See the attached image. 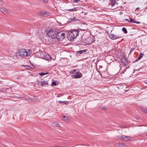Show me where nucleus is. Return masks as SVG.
Here are the masks:
<instances>
[{"label": "nucleus", "instance_id": "obj_1", "mask_svg": "<svg viewBox=\"0 0 147 147\" xmlns=\"http://www.w3.org/2000/svg\"><path fill=\"white\" fill-rule=\"evenodd\" d=\"M31 51L29 49H21L17 54V55H19L21 57H26L30 56L31 54Z\"/></svg>", "mask_w": 147, "mask_h": 147}, {"label": "nucleus", "instance_id": "obj_2", "mask_svg": "<svg viewBox=\"0 0 147 147\" xmlns=\"http://www.w3.org/2000/svg\"><path fill=\"white\" fill-rule=\"evenodd\" d=\"M65 34L63 31H60L57 32L56 37L58 40L61 41L65 38Z\"/></svg>", "mask_w": 147, "mask_h": 147}, {"label": "nucleus", "instance_id": "obj_3", "mask_svg": "<svg viewBox=\"0 0 147 147\" xmlns=\"http://www.w3.org/2000/svg\"><path fill=\"white\" fill-rule=\"evenodd\" d=\"M57 32L55 31H54L53 29H51L47 33V35L49 37L52 38L53 39H55L56 37V34Z\"/></svg>", "mask_w": 147, "mask_h": 147}, {"label": "nucleus", "instance_id": "obj_4", "mask_svg": "<svg viewBox=\"0 0 147 147\" xmlns=\"http://www.w3.org/2000/svg\"><path fill=\"white\" fill-rule=\"evenodd\" d=\"M36 84L39 88L41 86H43L44 87H47L49 86L48 82L45 80L37 82Z\"/></svg>", "mask_w": 147, "mask_h": 147}, {"label": "nucleus", "instance_id": "obj_5", "mask_svg": "<svg viewBox=\"0 0 147 147\" xmlns=\"http://www.w3.org/2000/svg\"><path fill=\"white\" fill-rule=\"evenodd\" d=\"M109 37L112 40H115L121 38V36L119 35H114L113 34H111L109 35Z\"/></svg>", "mask_w": 147, "mask_h": 147}, {"label": "nucleus", "instance_id": "obj_6", "mask_svg": "<svg viewBox=\"0 0 147 147\" xmlns=\"http://www.w3.org/2000/svg\"><path fill=\"white\" fill-rule=\"evenodd\" d=\"M118 137L122 140L124 141H127L129 140V137L128 136H119Z\"/></svg>", "mask_w": 147, "mask_h": 147}, {"label": "nucleus", "instance_id": "obj_7", "mask_svg": "<svg viewBox=\"0 0 147 147\" xmlns=\"http://www.w3.org/2000/svg\"><path fill=\"white\" fill-rule=\"evenodd\" d=\"M38 13L42 16L45 17L49 15V12L46 11H39Z\"/></svg>", "mask_w": 147, "mask_h": 147}, {"label": "nucleus", "instance_id": "obj_8", "mask_svg": "<svg viewBox=\"0 0 147 147\" xmlns=\"http://www.w3.org/2000/svg\"><path fill=\"white\" fill-rule=\"evenodd\" d=\"M42 54L43 55V59L49 61V60H51L52 59L51 57L49 55L46 54H44L43 53H42Z\"/></svg>", "mask_w": 147, "mask_h": 147}, {"label": "nucleus", "instance_id": "obj_9", "mask_svg": "<svg viewBox=\"0 0 147 147\" xmlns=\"http://www.w3.org/2000/svg\"><path fill=\"white\" fill-rule=\"evenodd\" d=\"M74 35H73L72 33L71 32L69 33V36H67V38L70 41H73L74 39L76 38L75 37H74Z\"/></svg>", "mask_w": 147, "mask_h": 147}, {"label": "nucleus", "instance_id": "obj_10", "mask_svg": "<svg viewBox=\"0 0 147 147\" xmlns=\"http://www.w3.org/2000/svg\"><path fill=\"white\" fill-rule=\"evenodd\" d=\"M71 32L72 33L73 35H74V37H75L76 38L79 34V30H73Z\"/></svg>", "mask_w": 147, "mask_h": 147}, {"label": "nucleus", "instance_id": "obj_11", "mask_svg": "<svg viewBox=\"0 0 147 147\" xmlns=\"http://www.w3.org/2000/svg\"><path fill=\"white\" fill-rule=\"evenodd\" d=\"M79 19L76 18L74 17L73 18H69L68 20V22L69 23L71 22H75L76 21H79Z\"/></svg>", "mask_w": 147, "mask_h": 147}, {"label": "nucleus", "instance_id": "obj_12", "mask_svg": "<svg viewBox=\"0 0 147 147\" xmlns=\"http://www.w3.org/2000/svg\"><path fill=\"white\" fill-rule=\"evenodd\" d=\"M76 74L74 76V78L76 79L81 78L82 76V74L80 73H79L78 74L76 73Z\"/></svg>", "mask_w": 147, "mask_h": 147}, {"label": "nucleus", "instance_id": "obj_13", "mask_svg": "<svg viewBox=\"0 0 147 147\" xmlns=\"http://www.w3.org/2000/svg\"><path fill=\"white\" fill-rule=\"evenodd\" d=\"M87 51V50L86 49H84L82 50H80L79 51H78L77 52V54H79V55H80L82 53H84L86 52Z\"/></svg>", "mask_w": 147, "mask_h": 147}, {"label": "nucleus", "instance_id": "obj_14", "mask_svg": "<svg viewBox=\"0 0 147 147\" xmlns=\"http://www.w3.org/2000/svg\"><path fill=\"white\" fill-rule=\"evenodd\" d=\"M1 11L3 13L6 14L7 13L8 10L4 8H1Z\"/></svg>", "mask_w": 147, "mask_h": 147}, {"label": "nucleus", "instance_id": "obj_15", "mask_svg": "<svg viewBox=\"0 0 147 147\" xmlns=\"http://www.w3.org/2000/svg\"><path fill=\"white\" fill-rule=\"evenodd\" d=\"M129 22L132 23H135L137 24H140V22L138 21H136L130 18Z\"/></svg>", "mask_w": 147, "mask_h": 147}, {"label": "nucleus", "instance_id": "obj_16", "mask_svg": "<svg viewBox=\"0 0 147 147\" xmlns=\"http://www.w3.org/2000/svg\"><path fill=\"white\" fill-rule=\"evenodd\" d=\"M115 0H111V5H112V7L113 9H115V8L113 7V6L115 5Z\"/></svg>", "mask_w": 147, "mask_h": 147}, {"label": "nucleus", "instance_id": "obj_17", "mask_svg": "<svg viewBox=\"0 0 147 147\" xmlns=\"http://www.w3.org/2000/svg\"><path fill=\"white\" fill-rule=\"evenodd\" d=\"M52 125L53 126L58 127L59 126V124L56 121L54 122L53 123H52Z\"/></svg>", "mask_w": 147, "mask_h": 147}, {"label": "nucleus", "instance_id": "obj_18", "mask_svg": "<svg viewBox=\"0 0 147 147\" xmlns=\"http://www.w3.org/2000/svg\"><path fill=\"white\" fill-rule=\"evenodd\" d=\"M116 146L117 147H124V146H125L124 144L121 143H119V144H117Z\"/></svg>", "mask_w": 147, "mask_h": 147}, {"label": "nucleus", "instance_id": "obj_19", "mask_svg": "<svg viewBox=\"0 0 147 147\" xmlns=\"http://www.w3.org/2000/svg\"><path fill=\"white\" fill-rule=\"evenodd\" d=\"M122 31H123L124 33L127 34V29L123 27L122 28Z\"/></svg>", "mask_w": 147, "mask_h": 147}, {"label": "nucleus", "instance_id": "obj_20", "mask_svg": "<svg viewBox=\"0 0 147 147\" xmlns=\"http://www.w3.org/2000/svg\"><path fill=\"white\" fill-rule=\"evenodd\" d=\"M49 74V73L48 72H47L45 73H39V75H40L41 76H42L45 75H46Z\"/></svg>", "mask_w": 147, "mask_h": 147}, {"label": "nucleus", "instance_id": "obj_21", "mask_svg": "<svg viewBox=\"0 0 147 147\" xmlns=\"http://www.w3.org/2000/svg\"><path fill=\"white\" fill-rule=\"evenodd\" d=\"M143 55L144 54L143 53H140L137 59H138L139 60L141 59L143 57Z\"/></svg>", "mask_w": 147, "mask_h": 147}, {"label": "nucleus", "instance_id": "obj_22", "mask_svg": "<svg viewBox=\"0 0 147 147\" xmlns=\"http://www.w3.org/2000/svg\"><path fill=\"white\" fill-rule=\"evenodd\" d=\"M141 109L142 110V111L144 113H146L147 112V111L146 110V109L144 108L141 107Z\"/></svg>", "mask_w": 147, "mask_h": 147}, {"label": "nucleus", "instance_id": "obj_23", "mask_svg": "<svg viewBox=\"0 0 147 147\" xmlns=\"http://www.w3.org/2000/svg\"><path fill=\"white\" fill-rule=\"evenodd\" d=\"M51 85L53 86H56V82L54 81L52 82Z\"/></svg>", "mask_w": 147, "mask_h": 147}, {"label": "nucleus", "instance_id": "obj_24", "mask_svg": "<svg viewBox=\"0 0 147 147\" xmlns=\"http://www.w3.org/2000/svg\"><path fill=\"white\" fill-rule=\"evenodd\" d=\"M59 102H61L62 103H63V104H67V101H58Z\"/></svg>", "mask_w": 147, "mask_h": 147}, {"label": "nucleus", "instance_id": "obj_25", "mask_svg": "<svg viewBox=\"0 0 147 147\" xmlns=\"http://www.w3.org/2000/svg\"><path fill=\"white\" fill-rule=\"evenodd\" d=\"M76 69L73 70H71L70 71V73H74V72H75L76 71Z\"/></svg>", "mask_w": 147, "mask_h": 147}, {"label": "nucleus", "instance_id": "obj_26", "mask_svg": "<svg viewBox=\"0 0 147 147\" xmlns=\"http://www.w3.org/2000/svg\"><path fill=\"white\" fill-rule=\"evenodd\" d=\"M73 2L74 3H77L80 1V0H73Z\"/></svg>", "mask_w": 147, "mask_h": 147}, {"label": "nucleus", "instance_id": "obj_27", "mask_svg": "<svg viewBox=\"0 0 147 147\" xmlns=\"http://www.w3.org/2000/svg\"><path fill=\"white\" fill-rule=\"evenodd\" d=\"M76 10L75 9H70L69 10L71 11H75Z\"/></svg>", "mask_w": 147, "mask_h": 147}, {"label": "nucleus", "instance_id": "obj_28", "mask_svg": "<svg viewBox=\"0 0 147 147\" xmlns=\"http://www.w3.org/2000/svg\"><path fill=\"white\" fill-rule=\"evenodd\" d=\"M3 4V2L1 0H0V5H1Z\"/></svg>", "mask_w": 147, "mask_h": 147}, {"label": "nucleus", "instance_id": "obj_29", "mask_svg": "<svg viewBox=\"0 0 147 147\" xmlns=\"http://www.w3.org/2000/svg\"><path fill=\"white\" fill-rule=\"evenodd\" d=\"M42 1L45 3H47L48 2V0H42Z\"/></svg>", "mask_w": 147, "mask_h": 147}, {"label": "nucleus", "instance_id": "obj_30", "mask_svg": "<svg viewBox=\"0 0 147 147\" xmlns=\"http://www.w3.org/2000/svg\"><path fill=\"white\" fill-rule=\"evenodd\" d=\"M102 109H103L104 110H106L107 109V108L105 107H102Z\"/></svg>", "mask_w": 147, "mask_h": 147}, {"label": "nucleus", "instance_id": "obj_31", "mask_svg": "<svg viewBox=\"0 0 147 147\" xmlns=\"http://www.w3.org/2000/svg\"><path fill=\"white\" fill-rule=\"evenodd\" d=\"M140 10V7H137L136 8V9H135V10L136 11H137V10Z\"/></svg>", "mask_w": 147, "mask_h": 147}, {"label": "nucleus", "instance_id": "obj_32", "mask_svg": "<svg viewBox=\"0 0 147 147\" xmlns=\"http://www.w3.org/2000/svg\"><path fill=\"white\" fill-rule=\"evenodd\" d=\"M134 50V49H131V50H130V53H131V52H132Z\"/></svg>", "mask_w": 147, "mask_h": 147}, {"label": "nucleus", "instance_id": "obj_33", "mask_svg": "<svg viewBox=\"0 0 147 147\" xmlns=\"http://www.w3.org/2000/svg\"><path fill=\"white\" fill-rule=\"evenodd\" d=\"M63 118L65 119H67L66 118H67V117L65 116H63Z\"/></svg>", "mask_w": 147, "mask_h": 147}, {"label": "nucleus", "instance_id": "obj_34", "mask_svg": "<svg viewBox=\"0 0 147 147\" xmlns=\"http://www.w3.org/2000/svg\"><path fill=\"white\" fill-rule=\"evenodd\" d=\"M125 20L129 22V20H128V19H126Z\"/></svg>", "mask_w": 147, "mask_h": 147}, {"label": "nucleus", "instance_id": "obj_35", "mask_svg": "<svg viewBox=\"0 0 147 147\" xmlns=\"http://www.w3.org/2000/svg\"><path fill=\"white\" fill-rule=\"evenodd\" d=\"M51 147H59V146H52Z\"/></svg>", "mask_w": 147, "mask_h": 147}, {"label": "nucleus", "instance_id": "obj_36", "mask_svg": "<svg viewBox=\"0 0 147 147\" xmlns=\"http://www.w3.org/2000/svg\"><path fill=\"white\" fill-rule=\"evenodd\" d=\"M122 12H121L119 14L120 15H121L122 14Z\"/></svg>", "mask_w": 147, "mask_h": 147}, {"label": "nucleus", "instance_id": "obj_37", "mask_svg": "<svg viewBox=\"0 0 147 147\" xmlns=\"http://www.w3.org/2000/svg\"><path fill=\"white\" fill-rule=\"evenodd\" d=\"M50 42V44H51H51H52V43L53 42H51H51Z\"/></svg>", "mask_w": 147, "mask_h": 147}, {"label": "nucleus", "instance_id": "obj_38", "mask_svg": "<svg viewBox=\"0 0 147 147\" xmlns=\"http://www.w3.org/2000/svg\"><path fill=\"white\" fill-rule=\"evenodd\" d=\"M17 100V99L13 100H14V101H16V100Z\"/></svg>", "mask_w": 147, "mask_h": 147}, {"label": "nucleus", "instance_id": "obj_39", "mask_svg": "<svg viewBox=\"0 0 147 147\" xmlns=\"http://www.w3.org/2000/svg\"><path fill=\"white\" fill-rule=\"evenodd\" d=\"M138 60H137V59L136 60V61H138Z\"/></svg>", "mask_w": 147, "mask_h": 147}, {"label": "nucleus", "instance_id": "obj_40", "mask_svg": "<svg viewBox=\"0 0 147 147\" xmlns=\"http://www.w3.org/2000/svg\"><path fill=\"white\" fill-rule=\"evenodd\" d=\"M146 140H147V138H146Z\"/></svg>", "mask_w": 147, "mask_h": 147}]
</instances>
